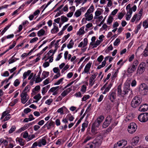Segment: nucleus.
<instances>
[{
  "label": "nucleus",
  "instance_id": "63",
  "mask_svg": "<svg viewBox=\"0 0 148 148\" xmlns=\"http://www.w3.org/2000/svg\"><path fill=\"white\" fill-rule=\"evenodd\" d=\"M137 14H134V16L131 19V22H134L135 21L136 18H137Z\"/></svg>",
  "mask_w": 148,
  "mask_h": 148
},
{
  "label": "nucleus",
  "instance_id": "62",
  "mask_svg": "<svg viewBox=\"0 0 148 148\" xmlns=\"http://www.w3.org/2000/svg\"><path fill=\"white\" fill-rule=\"evenodd\" d=\"M67 94V92L66 91V90H65L62 92L61 93V95L62 97H64Z\"/></svg>",
  "mask_w": 148,
  "mask_h": 148
},
{
  "label": "nucleus",
  "instance_id": "40",
  "mask_svg": "<svg viewBox=\"0 0 148 148\" xmlns=\"http://www.w3.org/2000/svg\"><path fill=\"white\" fill-rule=\"evenodd\" d=\"M86 87L85 85H83L82 87V88L81 90V91L83 92H85L86 90Z\"/></svg>",
  "mask_w": 148,
  "mask_h": 148
},
{
  "label": "nucleus",
  "instance_id": "4",
  "mask_svg": "<svg viewBox=\"0 0 148 148\" xmlns=\"http://www.w3.org/2000/svg\"><path fill=\"white\" fill-rule=\"evenodd\" d=\"M137 129V125L134 123H130L128 126V131L129 133L132 134L134 133Z\"/></svg>",
  "mask_w": 148,
  "mask_h": 148
},
{
  "label": "nucleus",
  "instance_id": "3",
  "mask_svg": "<svg viewBox=\"0 0 148 148\" xmlns=\"http://www.w3.org/2000/svg\"><path fill=\"white\" fill-rule=\"evenodd\" d=\"M141 102V98L136 96L132 99L131 102V106L133 108H136L138 106Z\"/></svg>",
  "mask_w": 148,
  "mask_h": 148
},
{
  "label": "nucleus",
  "instance_id": "48",
  "mask_svg": "<svg viewBox=\"0 0 148 148\" xmlns=\"http://www.w3.org/2000/svg\"><path fill=\"white\" fill-rule=\"evenodd\" d=\"M43 79L42 78H41L40 77H39L37 76V78L36 79V80H35V83H39L41 82Z\"/></svg>",
  "mask_w": 148,
  "mask_h": 148
},
{
  "label": "nucleus",
  "instance_id": "24",
  "mask_svg": "<svg viewBox=\"0 0 148 148\" xmlns=\"http://www.w3.org/2000/svg\"><path fill=\"white\" fill-rule=\"evenodd\" d=\"M104 119V117L103 115L100 116L98 118L96 119V121L100 124L101 122L103 121V120Z\"/></svg>",
  "mask_w": 148,
  "mask_h": 148
},
{
  "label": "nucleus",
  "instance_id": "59",
  "mask_svg": "<svg viewBox=\"0 0 148 148\" xmlns=\"http://www.w3.org/2000/svg\"><path fill=\"white\" fill-rule=\"evenodd\" d=\"M38 40V38L37 37H36L32 39L30 41V43H33L36 41H37Z\"/></svg>",
  "mask_w": 148,
  "mask_h": 148
},
{
  "label": "nucleus",
  "instance_id": "19",
  "mask_svg": "<svg viewBox=\"0 0 148 148\" xmlns=\"http://www.w3.org/2000/svg\"><path fill=\"white\" fill-rule=\"evenodd\" d=\"M50 85H48L45 87L43 88L42 91V93L43 95H44L50 87Z\"/></svg>",
  "mask_w": 148,
  "mask_h": 148
},
{
  "label": "nucleus",
  "instance_id": "51",
  "mask_svg": "<svg viewBox=\"0 0 148 148\" xmlns=\"http://www.w3.org/2000/svg\"><path fill=\"white\" fill-rule=\"evenodd\" d=\"M112 83H110L109 85H108V86L106 88V91H109L110 89L112 87Z\"/></svg>",
  "mask_w": 148,
  "mask_h": 148
},
{
  "label": "nucleus",
  "instance_id": "49",
  "mask_svg": "<svg viewBox=\"0 0 148 148\" xmlns=\"http://www.w3.org/2000/svg\"><path fill=\"white\" fill-rule=\"evenodd\" d=\"M63 79V78H61L59 80H58L57 82L55 83L54 84V85H58L60 84V83L62 81Z\"/></svg>",
  "mask_w": 148,
  "mask_h": 148
},
{
  "label": "nucleus",
  "instance_id": "26",
  "mask_svg": "<svg viewBox=\"0 0 148 148\" xmlns=\"http://www.w3.org/2000/svg\"><path fill=\"white\" fill-rule=\"evenodd\" d=\"M88 125V123H87V122L86 123H84L82 124V128L81 129L82 132H83L84 131L85 128L87 127Z\"/></svg>",
  "mask_w": 148,
  "mask_h": 148
},
{
  "label": "nucleus",
  "instance_id": "17",
  "mask_svg": "<svg viewBox=\"0 0 148 148\" xmlns=\"http://www.w3.org/2000/svg\"><path fill=\"white\" fill-rule=\"evenodd\" d=\"M72 8L73 9V11H72L71 12H69V13L67 14V16L68 17L70 18L73 15L74 12L75 11V6H73L70 7L69 9H70L71 10Z\"/></svg>",
  "mask_w": 148,
  "mask_h": 148
},
{
  "label": "nucleus",
  "instance_id": "23",
  "mask_svg": "<svg viewBox=\"0 0 148 148\" xmlns=\"http://www.w3.org/2000/svg\"><path fill=\"white\" fill-rule=\"evenodd\" d=\"M49 72L45 71H43L42 73V79L45 78L46 77H47L49 75Z\"/></svg>",
  "mask_w": 148,
  "mask_h": 148
},
{
  "label": "nucleus",
  "instance_id": "16",
  "mask_svg": "<svg viewBox=\"0 0 148 148\" xmlns=\"http://www.w3.org/2000/svg\"><path fill=\"white\" fill-rule=\"evenodd\" d=\"M92 64V62H89L86 65L85 68L84 70V72L85 73H87L89 71Z\"/></svg>",
  "mask_w": 148,
  "mask_h": 148
},
{
  "label": "nucleus",
  "instance_id": "33",
  "mask_svg": "<svg viewBox=\"0 0 148 148\" xmlns=\"http://www.w3.org/2000/svg\"><path fill=\"white\" fill-rule=\"evenodd\" d=\"M120 42V40L119 38H117L114 43V45L115 46H117Z\"/></svg>",
  "mask_w": 148,
  "mask_h": 148
},
{
  "label": "nucleus",
  "instance_id": "10",
  "mask_svg": "<svg viewBox=\"0 0 148 148\" xmlns=\"http://www.w3.org/2000/svg\"><path fill=\"white\" fill-rule=\"evenodd\" d=\"M108 97L112 102H114V100L116 99V96L115 92H110L109 93Z\"/></svg>",
  "mask_w": 148,
  "mask_h": 148
},
{
  "label": "nucleus",
  "instance_id": "50",
  "mask_svg": "<svg viewBox=\"0 0 148 148\" xmlns=\"http://www.w3.org/2000/svg\"><path fill=\"white\" fill-rule=\"evenodd\" d=\"M97 130L95 129V128L91 127V132L94 134H95L97 133Z\"/></svg>",
  "mask_w": 148,
  "mask_h": 148
},
{
  "label": "nucleus",
  "instance_id": "41",
  "mask_svg": "<svg viewBox=\"0 0 148 148\" xmlns=\"http://www.w3.org/2000/svg\"><path fill=\"white\" fill-rule=\"evenodd\" d=\"M70 34H68L67 35H65L64 36V38L63 39L62 42V43H63L70 36Z\"/></svg>",
  "mask_w": 148,
  "mask_h": 148
},
{
  "label": "nucleus",
  "instance_id": "37",
  "mask_svg": "<svg viewBox=\"0 0 148 148\" xmlns=\"http://www.w3.org/2000/svg\"><path fill=\"white\" fill-rule=\"evenodd\" d=\"M90 96L89 95H85L82 98V101H86L87 99L90 98Z\"/></svg>",
  "mask_w": 148,
  "mask_h": 148
},
{
  "label": "nucleus",
  "instance_id": "56",
  "mask_svg": "<svg viewBox=\"0 0 148 148\" xmlns=\"http://www.w3.org/2000/svg\"><path fill=\"white\" fill-rule=\"evenodd\" d=\"M124 14H123L122 12L119 13L118 15V18L120 20L121 19L124 15Z\"/></svg>",
  "mask_w": 148,
  "mask_h": 148
},
{
  "label": "nucleus",
  "instance_id": "30",
  "mask_svg": "<svg viewBox=\"0 0 148 148\" xmlns=\"http://www.w3.org/2000/svg\"><path fill=\"white\" fill-rule=\"evenodd\" d=\"M40 86L38 85L36 86L32 90L33 92L35 93V91H39L40 90Z\"/></svg>",
  "mask_w": 148,
  "mask_h": 148
},
{
  "label": "nucleus",
  "instance_id": "64",
  "mask_svg": "<svg viewBox=\"0 0 148 148\" xmlns=\"http://www.w3.org/2000/svg\"><path fill=\"white\" fill-rule=\"evenodd\" d=\"M49 65V63L48 62H46L43 63V66L45 68H46Z\"/></svg>",
  "mask_w": 148,
  "mask_h": 148
},
{
  "label": "nucleus",
  "instance_id": "6",
  "mask_svg": "<svg viewBox=\"0 0 148 148\" xmlns=\"http://www.w3.org/2000/svg\"><path fill=\"white\" fill-rule=\"evenodd\" d=\"M103 139L102 135L101 134H99L97 136L93 141V143L95 144L96 146H100L101 143Z\"/></svg>",
  "mask_w": 148,
  "mask_h": 148
},
{
  "label": "nucleus",
  "instance_id": "27",
  "mask_svg": "<svg viewBox=\"0 0 148 148\" xmlns=\"http://www.w3.org/2000/svg\"><path fill=\"white\" fill-rule=\"evenodd\" d=\"M143 25L145 29L148 28V21L145 20L143 22Z\"/></svg>",
  "mask_w": 148,
  "mask_h": 148
},
{
  "label": "nucleus",
  "instance_id": "2",
  "mask_svg": "<svg viewBox=\"0 0 148 148\" xmlns=\"http://www.w3.org/2000/svg\"><path fill=\"white\" fill-rule=\"evenodd\" d=\"M139 91L140 94L142 95H147L148 92V87L145 83H142L139 86Z\"/></svg>",
  "mask_w": 148,
  "mask_h": 148
},
{
  "label": "nucleus",
  "instance_id": "11",
  "mask_svg": "<svg viewBox=\"0 0 148 148\" xmlns=\"http://www.w3.org/2000/svg\"><path fill=\"white\" fill-rule=\"evenodd\" d=\"M127 143L126 140H121L118 142L116 144H115V146H116L115 148H116L117 145L121 146L122 145V147H124L127 144Z\"/></svg>",
  "mask_w": 148,
  "mask_h": 148
},
{
  "label": "nucleus",
  "instance_id": "28",
  "mask_svg": "<svg viewBox=\"0 0 148 148\" xmlns=\"http://www.w3.org/2000/svg\"><path fill=\"white\" fill-rule=\"evenodd\" d=\"M100 124L99 122H98L96 120H95L94 123H93L92 127L95 128L98 127L99 126Z\"/></svg>",
  "mask_w": 148,
  "mask_h": 148
},
{
  "label": "nucleus",
  "instance_id": "35",
  "mask_svg": "<svg viewBox=\"0 0 148 148\" xmlns=\"http://www.w3.org/2000/svg\"><path fill=\"white\" fill-rule=\"evenodd\" d=\"M92 138V137L88 136L86 137L85 138L84 141L83 142V143L85 144L88 141Z\"/></svg>",
  "mask_w": 148,
  "mask_h": 148
},
{
  "label": "nucleus",
  "instance_id": "58",
  "mask_svg": "<svg viewBox=\"0 0 148 148\" xmlns=\"http://www.w3.org/2000/svg\"><path fill=\"white\" fill-rule=\"evenodd\" d=\"M11 118L10 114H8L7 115V116L5 117L3 121H5L9 120Z\"/></svg>",
  "mask_w": 148,
  "mask_h": 148
},
{
  "label": "nucleus",
  "instance_id": "52",
  "mask_svg": "<svg viewBox=\"0 0 148 148\" xmlns=\"http://www.w3.org/2000/svg\"><path fill=\"white\" fill-rule=\"evenodd\" d=\"M31 111V110L28 108L25 109L24 110V112L26 114H27L28 113L30 112Z\"/></svg>",
  "mask_w": 148,
  "mask_h": 148
},
{
  "label": "nucleus",
  "instance_id": "7",
  "mask_svg": "<svg viewBox=\"0 0 148 148\" xmlns=\"http://www.w3.org/2000/svg\"><path fill=\"white\" fill-rule=\"evenodd\" d=\"M146 64L144 62H142L139 65L137 71V74H142L145 71Z\"/></svg>",
  "mask_w": 148,
  "mask_h": 148
},
{
  "label": "nucleus",
  "instance_id": "36",
  "mask_svg": "<svg viewBox=\"0 0 148 148\" xmlns=\"http://www.w3.org/2000/svg\"><path fill=\"white\" fill-rule=\"evenodd\" d=\"M92 138V137L88 136L86 137L85 138L84 141L83 142V143L85 144L88 141Z\"/></svg>",
  "mask_w": 148,
  "mask_h": 148
},
{
  "label": "nucleus",
  "instance_id": "9",
  "mask_svg": "<svg viewBox=\"0 0 148 148\" xmlns=\"http://www.w3.org/2000/svg\"><path fill=\"white\" fill-rule=\"evenodd\" d=\"M28 94L27 92H22L20 95L21 97V102L23 104L25 103L28 100V99H27V96Z\"/></svg>",
  "mask_w": 148,
  "mask_h": 148
},
{
  "label": "nucleus",
  "instance_id": "38",
  "mask_svg": "<svg viewBox=\"0 0 148 148\" xmlns=\"http://www.w3.org/2000/svg\"><path fill=\"white\" fill-rule=\"evenodd\" d=\"M66 108L64 106L62 108H61L59 109L58 110L57 112L58 113H60L61 114H63V108Z\"/></svg>",
  "mask_w": 148,
  "mask_h": 148
},
{
  "label": "nucleus",
  "instance_id": "20",
  "mask_svg": "<svg viewBox=\"0 0 148 148\" xmlns=\"http://www.w3.org/2000/svg\"><path fill=\"white\" fill-rule=\"evenodd\" d=\"M84 27L83 26L81 27L79 29V31L78 32L77 34H79V35L84 34L85 32L84 31Z\"/></svg>",
  "mask_w": 148,
  "mask_h": 148
},
{
  "label": "nucleus",
  "instance_id": "13",
  "mask_svg": "<svg viewBox=\"0 0 148 148\" xmlns=\"http://www.w3.org/2000/svg\"><path fill=\"white\" fill-rule=\"evenodd\" d=\"M94 7L93 5H92L88 9L86 13L85 14V16L86 17L88 16L89 14L90 13L92 12L94 10Z\"/></svg>",
  "mask_w": 148,
  "mask_h": 148
},
{
  "label": "nucleus",
  "instance_id": "60",
  "mask_svg": "<svg viewBox=\"0 0 148 148\" xmlns=\"http://www.w3.org/2000/svg\"><path fill=\"white\" fill-rule=\"evenodd\" d=\"M103 16H101L97 18L99 19V20H96V23L97 24L98 23V22L100 21L103 19Z\"/></svg>",
  "mask_w": 148,
  "mask_h": 148
},
{
  "label": "nucleus",
  "instance_id": "55",
  "mask_svg": "<svg viewBox=\"0 0 148 148\" xmlns=\"http://www.w3.org/2000/svg\"><path fill=\"white\" fill-rule=\"evenodd\" d=\"M84 43H83V47H86L87 44L88 43V39L86 38H85L84 40Z\"/></svg>",
  "mask_w": 148,
  "mask_h": 148
},
{
  "label": "nucleus",
  "instance_id": "12",
  "mask_svg": "<svg viewBox=\"0 0 148 148\" xmlns=\"http://www.w3.org/2000/svg\"><path fill=\"white\" fill-rule=\"evenodd\" d=\"M148 110V104H144L141 105L139 107L138 110L140 111L145 112Z\"/></svg>",
  "mask_w": 148,
  "mask_h": 148
},
{
  "label": "nucleus",
  "instance_id": "31",
  "mask_svg": "<svg viewBox=\"0 0 148 148\" xmlns=\"http://www.w3.org/2000/svg\"><path fill=\"white\" fill-rule=\"evenodd\" d=\"M81 14V11L79 10H77L75 13L74 15L76 17H78Z\"/></svg>",
  "mask_w": 148,
  "mask_h": 148
},
{
  "label": "nucleus",
  "instance_id": "14",
  "mask_svg": "<svg viewBox=\"0 0 148 148\" xmlns=\"http://www.w3.org/2000/svg\"><path fill=\"white\" fill-rule=\"evenodd\" d=\"M139 141V137L136 136L132 138L131 140V144L134 146L136 145Z\"/></svg>",
  "mask_w": 148,
  "mask_h": 148
},
{
  "label": "nucleus",
  "instance_id": "22",
  "mask_svg": "<svg viewBox=\"0 0 148 148\" xmlns=\"http://www.w3.org/2000/svg\"><path fill=\"white\" fill-rule=\"evenodd\" d=\"M41 98V96H40V95L39 93H38L37 95H36L33 97L34 99H36V100L34 102L36 103L38 102Z\"/></svg>",
  "mask_w": 148,
  "mask_h": 148
},
{
  "label": "nucleus",
  "instance_id": "1",
  "mask_svg": "<svg viewBox=\"0 0 148 148\" xmlns=\"http://www.w3.org/2000/svg\"><path fill=\"white\" fill-rule=\"evenodd\" d=\"M121 86L119 85L117 87V91L118 94L120 95L121 96L124 97L125 95L127 94L128 93L130 90V86L126 85L124 87L123 90L122 91L121 89Z\"/></svg>",
  "mask_w": 148,
  "mask_h": 148
},
{
  "label": "nucleus",
  "instance_id": "42",
  "mask_svg": "<svg viewBox=\"0 0 148 148\" xmlns=\"http://www.w3.org/2000/svg\"><path fill=\"white\" fill-rule=\"evenodd\" d=\"M16 129V127L15 126H12L9 131V133L11 134L14 132Z\"/></svg>",
  "mask_w": 148,
  "mask_h": 148
},
{
  "label": "nucleus",
  "instance_id": "21",
  "mask_svg": "<svg viewBox=\"0 0 148 148\" xmlns=\"http://www.w3.org/2000/svg\"><path fill=\"white\" fill-rule=\"evenodd\" d=\"M45 31L43 29H41L38 32V36L39 37L41 36H43L45 34Z\"/></svg>",
  "mask_w": 148,
  "mask_h": 148
},
{
  "label": "nucleus",
  "instance_id": "57",
  "mask_svg": "<svg viewBox=\"0 0 148 148\" xmlns=\"http://www.w3.org/2000/svg\"><path fill=\"white\" fill-rule=\"evenodd\" d=\"M113 18L112 16H110L108 19L107 22L109 24L111 23L113 21Z\"/></svg>",
  "mask_w": 148,
  "mask_h": 148
},
{
  "label": "nucleus",
  "instance_id": "44",
  "mask_svg": "<svg viewBox=\"0 0 148 148\" xmlns=\"http://www.w3.org/2000/svg\"><path fill=\"white\" fill-rule=\"evenodd\" d=\"M23 139L21 138H19L18 140V142L20 143V145L22 146H23L24 145V142L23 141Z\"/></svg>",
  "mask_w": 148,
  "mask_h": 148
},
{
  "label": "nucleus",
  "instance_id": "29",
  "mask_svg": "<svg viewBox=\"0 0 148 148\" xmlns=\"http://www.w3.org/2000/svg\"><path fill=\"white\" fill-rule=\"evenodd\" d=\"M66 117H67L68 120L71 121H73L74 119V117L70 114H68L66 116Z\"/></svg>",
  "mask_w": 148,
  "mask_h": 148
},
{
  "label": "nucleus",
  "instance_id": "15",
  "mask_svg": "<svg viewBox=\"0 0 148 148\" xmlns=\"http://www.w3.org/2000/svg\"><path fill=\"white\" fill-rule=\"evenodd\" d=\"M136 69L135 66L131 65L128 68L127 70V73L130 74L132 73L135 71Z\"/></svg>",
  "mask_w": 148,
  "mask_h": 148
},
{
  "label": "nucleus",
  "instance_id": "47",
  "mask_svg": "<svg viewBox=\"0 0 148 148\" xmlns=\"http://www.w3.org/2000/svg\"><path fill=\"white\" fill-rule=\"evenodd\" d=\"M103 56L102 55L100 56L97 59L98 62L100 63L103 60Z\"/></svg>",
  "mask_w": 148,
  "mask_h": 148
},
{
  "label": "nucleus",
  "instance_id": "18",
  "mask_svg": "<svg viewBox=\"0 0 148 148\" xmlns=\"http://www.w3.org/2000/svg\"><path fill=\"white\" fill-rule=\"evenodd\" d=\"M99 147V146H96L95 144L93 143V141L91 143H90L87 145V146L86 147L88 148H96Z\"/></svg>",
  "mask_w": 148,
  "mask_h": 148
},
{
  "label": "nucleus",
  "instance_id": "61",
  "mask_svg": "<svg viewBox=\"0 0 148 148\" xmlns=\"http://www.w3.org/2000/svg\"><path fill=\"white\" fill-rule=\"evenodd\" d=\"M13 57L14 56L12 57L9 60L8 62L9 64H11L15 62V60H14V59H13Z\"/></svg>",
  "mask_w": 148,
  "mask_h": 148
},
{
  "label": "nucleus",
  "instance_id": "46",
  "mask_svg": "<svg viewBox=\"0 0 148 148\" xmlns=\"http://www.w3.org/2000/svg\"><path fill=\"white\" fill-rule=\"evenodd\" d=\"M8 113V111H5L2 113V116L1 119H2Z\"/></svg>",
  "mask_w": 148,
  "mask_h": 148
},
{
  "label": "nucleus",
  "instance_id": "5",
  "mask_svg": "<svg viewBox=\"0 0 148 148\" xmlns=\"http://www.w3.org/2000/svg\"><path fill=\"white\" fill-rule=\"evenodd\" d=\"M138 119L141 122L145 123L148 121V113H144L139 115Z\"/></svg>",
  "mask_w": 148,
  "mask_h": 148
},
{
  "label": "nucleus",
  "instance_id": "39",
  "mask_svg": "<svg viewBox=\"0 0 148 148\" xmlns=\"http://www.w3.org/2000/svg\"><path fill=\"white\" fill-rule=\"evenodd\" d=\"M20 82L18 79H16L14 82V85L16 87L17 86L20 84Z\"/></svg>",
  "mask_w": 148,
  "mask_h": 148
},
{
  "label": "nucleus",
  "instance_id": "32",
  "mask_svg": "<svg viewBox=\"0 0 148 148\" xmlns=\"http://www.w3.org/2000/svg\"><path fill=\"white\" fill-rule=\"evenodd\" d=\"M68 20V18L64 16H62L61 17V20L63 22H66Z\"/></svg>",
  "mask_w": 148,
  "mask_h": 148
},
{
  "label": "nucleus",
  "instance_id": "45",
  "mask_svg": "<svg viewBox=\"0 0 148 148\" xmlns=\"http://www.w3.org/2000/svg\"><path fill=\"white\" fill-rule=\"evenodd\" d=\"M53 100L52 99H50L47 100L45 102V103L48 105H50L51 103L53 102Z\"/></svg>",
  "mask_w": 148,
  "mask_h": 148
},
{
  "label": "nucleus",
  "instance_id": "25",
  "mask_svg": "<svg viewBox=\"0 0 148 148\" xmlns=\"http://www.w3.org/2000/svg\"><path fill=\"white\" fill-rule=\"evenodd\" d=\"M74 45V42L72 39H71L69 43L67 45V47L69 49H70L73 47Z\"/></svg>",
  "mask_w": 148,
  "mask_h": 148
},
{
  "label": "nucleus",
  "instance_id": "8",
  "mask_svg": "<svg viewBox=\"0 0 148 148\" xmlns=\"http://www.w3.org/2000/svg\"><path fill=\"white\" fill-rule=\"evenodd\" d=\"M112 120V118L111 116L109 115L108 116L103 123L102 125L103 127L106 128L108 127L110 124Z\"/></svg>",
  "mask_w": 148,
  "mask_h": 148
},
{
  "label": "nucleus",
  "instance_id": "43",
  "mask_svg": "<svg viewBox=\"0 0 148 148\" xmlns=\"http://www.w3.org/2000/svg\"><path fill=\"white\" fill-rule=\"evenodd\" d=\"M138 61L136 60H135L133 62V63L132 65L133 66H135V68H136V67L138 64Z\"/></svg>",
  "mask_w": 148,
  "mask_h": 148
},
{
  "label": "nucleus",
  "instance_id": "53",
  "mask_svg": "<svg viewBox=\"0 0 148 148\" xmlns=\"http://www.w3.org/2000/svg\"><path fill=\"white\" fill-rule=\"evenodd\" d=\"M31 87L29 85H27L25 88L24 90H23V92H25L27 90H28L27 92H28L30 89Z\"/></svg>",
  "mask_w": 148,
  "mask_h": 148
},
{
  "label": "nucleus",
  "instance_id": "34",
  "mask_svg": "<svg viewBox=\"0 0 148 148\" xmlns=\"http://www.w3.org/2000/svg\"><path fill=\"white\" fill-rule=\"evenodd\" d=\"M93 15L92 14H91L89 15H88V16L86 17V20L88 21H90L92 20L93 18Z\"/></svg>",
  "mask_w": 148,
  "mask_h": 148
},
{
  "label": "nucleus",
  "instance_id": "54",
  "mask_svg": "<svg viewBox=\"0 0 148 148\" xmlns=\"http://www.w3.org/2000/svg\"><path fill=\"white\" fill-rule=\"evenodd\" d=\"M113 49V47H112V45H110L108 47L107 49L105 51V52L106 53H107V50H108V52L109 51H111Z\"/></svg>",
  "mask_w": 148,
  "mask_h": 148
}]
</instances>
